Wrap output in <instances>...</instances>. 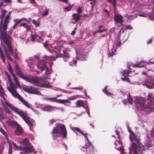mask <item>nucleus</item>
Instances as JSON below:
<instances>
[{"label": "nucleus", "instance_id": "f257e3e1", "mask_svg": "<svg viewBox=\"0 0 154 154\" xmlns=\"http://www.w3.org/2000/svg\"><path fill=\"white\" fill-rule=\"evenodd\" d=\"M5 94L4 89L0 85V96L2 97L5 101L6 105L12 111L19 115L28 125L31 130L35 126V124L34 120L30 118L28 116V113L26 112L22 111L14 106L11 104L9 103V101L5 97Z\"/></svg>", "mask_w": 154, "mask_h": 154}, {"label": "nucleus", "instance_id": "f03ea898", "mask_svg": "<svg viewBox=\"0 0 154 154\" xmlns=\"http://www.w3.org/2000/svg\"><path fill=\"white\" fill-rule=\"evenodd\" d=\"M47 50L50 52L52 53L53 55H51L50 57L46 56L47 60H54L58 57H62L65 62H67L68 59L70 58V54L66 52L65 50H63V54L62 55L60 54V49H55L53 50L50 49V48H47Z\"/></svg>", "mask_w": 154, "mask_h": 154}, {"label": "nucleus", "instance_id": "7ed1b4c3", "mask_svg": "<svg viewBox=\"0 0 154 154\" xmlns=\"http://www.w3.org/2000/svg\"><path fill=\"white\" fill-rule=\"evenodd\" d=\"M148 101L144 98L141 97H136L135 103L137 106L141 108L143 110H144L145 109L149 108L152 103L151 100L152 98L150 94H148Z\"/></svg>", "mask_w": 154, "mask_h": 154}, {"label": "nucleus", "instance_id": "20e7f679", "mask_svg": "<svg viewBox=\"0 0 154 154\" xmlns=\"http://www.w3.org/2000/svg\"><path fill=\"white\" fill-rule=\"evenodd\" d=\"M67 133V131L65 125L63 124H57L56 127L53 128L51 134L54 139L55 138L54 134L56 133H59L62 134L64 138H66Z\"/></svg>", "mask_w": 154, "mask_h": 154}, {"label": "nucleus", "instance_id": "39448f33", "mask_svg": "<svg viewBox=\"0 0 154 154\" xmlns=\"http://www.w3.org/2000/svg\"><path fill=\"white\" fill-rule=\"evenodd\" d=\"M4 43L6 44V48L5 46L4 51L6 57L8 58L11 61H13L12 59L10 57L9 54H11L12 56L14 55V52L12 46L11 45V39L8 40L3 41Z\"/></svg>", "mask_w": 154, "mask_h": 154}, {"label": "nucleus", "instance_id": "423d86ee", "mask_svg": "<svg viewBox=\"0 0 154 154\" xmlns=\"http://www.w3.org/2000/svg\"><path fill=\"white\" fill-rule=\"evenodd\" d=\"M132 146L134 148V154H143L145 150L144 146L140 143V139L139 141H134L131 142Z\"/></svg>", "mask_w": 154, "mask_h": 154}, {"label": "nucleus", "instance_id": "0eeeda50", "mask_svg": "<svg viewBox=\"0 0 154 154\" xmlns=\"http://www.w3.org/2000/svg\"><path fill=\"white\" fill-rule=\"evenodd\" d=\"M20 77L35 86L38 85V83L40 82L41 80L42 79V77H33L29 75L25 76L23 74Z\"/></svg>", "mask_w": 154, "mask_h": 154}, {"label": "nucleus", "instance_id": "6e6552de", "mask_svg": "<svg viewBox=\"0 0 154 154\" xmlns=\"http://www.w3.org/2000/svg\"><path fill=\"white\" fill-rule=\"evenodd\" d=\"M23 90L26 92L29 93L37 94L39 95H41V93L39 91L38 89L32 86H28L23 85Z\"/></svg>", "mask_w": 154, "mask_h": 154}, {"label": "nucleus", "instance_id": "1a4fd4ad", "mask_svg": "<svg viewBox=\"0 0 154 154\" xmlns=\"http://www.w3.org/2000/svg\"><path fill=\"white\" fill-rule=\"evenodd\" d=\"M3 18H2L0 23V32L1 37L3 41L11 39V37L9 35H7L6 30L4 31L3 29L2 22Z\"/></svg>", "mask_w": 154, "mask_h": 154}, {"label": "nucleus", "instance_id": "9d476101", "mask_svg": "<svg viewBox=\"0 0 154 154\" xmlns=\"http://www.w3.org/2000/svg\"><path fill=\"white\" fill-rule=\"evenodd\" d=\"M10 85L11 88L7 87L8 90L11 93L13 96L17 98L18 96L20 95L16 90L17 87L12 82L10 83Z\"/></svg>", "mask_w": 154, "mask_h": 154}, {"label": "nucleus", "instance_id": "9b49d317", "mask_svg": "<svg viewBox=\"0 0 154 154\" xmlns=\"http://www.w3.org/2000/svg\"><path fill=\"white\" fill-rule=\"evenodd\" d=\"M128 131L130 133L129 138L131 142L134 141H139V139L140 137V134L139 133L135 134L130 129L128 128Z\"/></svg>", "mask_w": 154, "mask_h": 154}, {"label": "nucleus", "instance_id": "f8f14e48", "mask_svg": "<svg viewBox=\"0 0 154 154\" xmlns=\"http://www.w3.org/2000/svg\"><path fill=\"white\" fill-rule=\"evenodd\" d=\"M10 17L9 14H8L5 18L4 23L3 24V29L4 31L6 30L8 23H9Z\"/></svg>", "mask_w": 154, "mask_h": 154}, {"label": "nucleus", "instance_id": "ddd939ff", "mask_svg": "<svg viewBox=\"0 0 154 154\" xmlns=\"http://www.w3.org/2000/svg\"><path fill=\"white\" fill-rule=\"evenodd\" d=\"M57 108V107H54L50 105H48L41 107V109L44 111L51 112L54 111L55 109Z\"/></svg>", "mask_w": 154, "mask_h": 154}, {"label": "nucleus", "instance_id": "4468645a", "mask_svg": "<svg viewBox=\"0 0 154 154\" xmlns=\"http://www.w3.org/2000/svg\"><path fill=\"white\" fill-rule=\"evenodd\" d=\"M114 20L117 23H122V22H124L123 20V17L121 15H119L117 14H115L114 17Z\"/></svg>", "mask_w": 154, "mask_h": 154}, {"label": "nucleus", "instance_id": "2eb2a0df", "mask_svg": "<svg viewBox=\"0 0 154 154\" xmlns=\"http://www.w3.org/2000/svg\"><path fill=\"white\" fill-rule=\"evenodd\" d=\"M37 66L41 71L45 70L47 67L44 61H40L38 62Z\"/></svg>", "mask_w": 154, "mask_h": 154}, {"label": "nucleus", "instance_id": "dca6fc26", "mask_svg": "<svg viewBox=\"0 0 154 154\" xmlns=\"http://www.w3.org/2000/svg\"><path fill=\"white\" fill-rule=\"evenodd\" d=\"M24 151L26 154H28L33 152L34 150L32 145H31L29 146L24 147Z\"/></svg>", "mask_w": 154, "mask_h": 154}, {"label": "nucleus", "instance_id": "f3484780", "mask_svg": "<svg viewBox=\"0 0 154 154\" xmlns=\"http://www.w3.org/2000/svg\"><path fill=\"white\" fill-rule=\"evenodd\" d=\"M39 82H40L38 83V86H39L41 87L49 88H51L52 86L49 82L47 81H44L42 83L41 85L39 84Z\"/></svg>", "mask_w": 154, "mask_h": 154}, {"label": "nucleus", "instance_id": "a211bd4d", "mask_svg": "<svg viewBox=\"0 0 154 154\" xmlns=\"http://www.w3.org/2000/svg\"><path fill=\"white\" fill-rule=\"evenodd\" d=\"M18 99L23 104L28 108H30V106L29 104V103L26 100L23 99L22 97L20 95L17 97Z\"/></svg>", "mask_w": 154, "mask_h": 154}, {"label": "nucleus", "instance_id": "6ab92c4d", "mask_svg": "<svg viewBox=\"0 0 154 154\" xmlns=\"http://www.w3.org/2000/svg\"><path fill=\"white\" fill-rule=\"evenodd\" d=\"M15 134L17 135H21L23 133V129L21 126L19 125L17 126L16 129L14 131Z\"/></svg>", "mask_w": 154, "mask_h": 154}, {"label": "nucleus", "instance_id": "aec40b11", "mask_svg": "<svg viewBox=\"0 0 154 154\" xmlns=\"http://www.w3.org/2000/svg\"><path fill=\"white\" fill-rule=\"evenodd\" d=\"M15 71L17 75L19 77L23 74L22 71L17 64H16L15 66Z\"/></svg>", "mask_w": 154, "mask_h": 154}, {"label": "nucleus", "instance_id": "412c9836", "mask_svg": "<svg viewBox=\"0 0 154 154\" xmlns=\"http://www.w3.org/2000/svg\"><path fill=\"white\" fill-rule=\"evenodd\" d=\"M20 143L24 147L29 146L31 145L28 140L26 138L24 139L22 141L20 142Z\"/></svg>", "mask_w": 154, "mask_h": 154}, {"label": "nucleus", "instance_id": "4be33fe9", "mask_svg": "<svg viewBox=\"0 0 154 154\" xmlns=\"http://www.w3.org/2000/svg\"><path fill=\"white\" fill-rule=\"evenodd\" d=\"M72 16L73 17L72 20H75V22L79 21L81 17V15L77 13L73 14Z\"/></svg>", "mask_w": 154, "mask_h": 154}, {"label": "nucleus", "instance_id": "5701e85b", "mask_svg": "<svg viewBox=\"0 0 154 154\" xmlns=\"http://www.w3.org/2000/svg\"><path fill=\"white\" fill-rule=\"evenodd\" d=\"M8 125L12 127H14L16 126L17 127L19 125L17 122L12 120L8 121Z\"/></svg>", "mask_w": 154, "mask_h": 154}, {"label": "nucleus", "instance_id": "b1692460", "mask_svg": "<svg viewBox=\"0 0 154 154\" xmlns=\"http://www.w3.org/2000/svg\"><path fill=\"white\" fill-rule=\"evenodd\" d=\"M45 99L48 101L52 102H56L58 103L59 102V99H57L55 97H46Z\"/></svg>", "mask_w": 154, "mask_h": 154}, {"label": "nucleus", "instance_id": "393cba45", "mask_svg": "<svg viewBox=\"0 0 154 154\" xmlns=\"http://www.w3.org/2000/svg\"><path fill=\"white\" fill-rule=\"evenodd\" d=\"M74 129L83 135L84 137L86 138L88 142L89 141V140H88V137L86 135V134L84 133V132L82 131H81L79 128L77 127H75L74 128Z\"/></svg>", "mask_w": 154, "mask_h": 154}, {"label": "nucleus", "instance_id": "a878e982", "mask_svg": "<svg viewBox=\"0 0 154 154\" xmlns=\"http://www.w3.org/2000/svg\"><path fill=\"white\" fill-rule=\"evenodd\" d=\"M144 85L146 86L147 88L149 89H152L154 87V85L152 84L151 82L148 81L145 82Z\"/></svg>", "mask_w": 154, "mask_h": 154}, {"label": "nucleus", "instance_id": "bb28decb", "mask_svg": "<svg viewBox=\"0 0 154 154\" xmlns=\"http://www.w3.org/2000/svg\"><path fill=\"white\" fill-rule=\"evenodd\" d=\"M76 107H80L82 106H83L84 103L82 100H79L77 101L75 103Z\"/></svg>", "mask_w": 154, "mask_h": 154}, {"label": "nucleus", "instance_id": "cd10ccee", "mask_svg": "<svg viewBox=\"0 0 154 154\" xmlns=\"http://www.w3.org/2000/svg\"><path fill=\"white\" fill-rule=\"evenodd\" d=\"M2 106L3 107L4 109L5 110V112L9 114H11V110L8 108V107L5 106L4 104H3V105H2Z\"/></svg>", "mask_w": 154, "mask_h": 154}, {"label": "nucleus", "instance_id": "c85d7f7f", "mask_svg": "<svg viewBox=\"0 0 154 154\" xmlns=\"http://www.w3.org/2000/svg\"><path fill=\"white\" fill-rule=\"evenodd\" d=\"M12 75L14 77V80L16 84L18 86L20 87V83L19 82L17 77L14 74H13Z\"/></svg>", "mask_w": 154, "mask_h": 154}, {"label": "nucleus", "instance_id": "c756f323", "mask_svg": "<svg viewBox=\"0 0 154 154\" xmlns=\"http://www.w3.org/2000/svg\"><path fill=\"white\" fill-rule=\"evenodd\" d=\"M13 146L16 147L17 149L19 150H24V147L18 146L15 143H13Z\"/></svg>", "mask_w": 154, "mask_h": 154}, {"label": "nucleus", "instance_id": "7c9ffc66", "mask_svg": "<svg viewBox=\"0 0 154 154\" xmlns=\"http://www.w3.org/2000/svg\"><path fill=\"white\" fill-rule=\"evenodd\" d=\"M107 87L106 86L105 87L103 90V92L106 95H111L112 94L111 93L109 92L107 90Z\"/></svg>", "mask_w": 154, "mask_h": 154}, {"label": "nucleus", "instance_id": "2f4dec72", "mask_svg": "<svg viewBox=\"0 0 154 154\" xmlns=\"http://www.w3.org/2000/svg\"><path fill=\"white\" fill-rule=\"evenodd\" d=\"M93 146L90 143L87 144L85 147V148L88 149V148H90V150L92 151L93 150Z\"/></svg>", "mask_w": 154, "mask_h": 154}, {"label": "nucleus", "instance_id": "473e14b6", "mask_svg": "<svg viewBox=\"0 0 154 154\" xmlns=\"http://www.w3.org/2000/svg\"><path fill=\"white\" fill-rule=\"evenodd\" d=\"M32 23L35 25V27H38L40 25V23L38 22L37 20H32Z\"/></svg>", "mask_w": 154, "mask_h": 154}, {"label": "nucleus", "instance_id": "72a5a7b5", "mask_svg": "<svg viewBox=\"0 0 154 154\" xmlns=\"http://www.w3.org/2000/svg\"><path fill=\"white\" fill-rule=\"evenodd\" d=\"M122 80L123 81H126L128 82H130L129 78L127 76H125L124 77L122 78H121Z\"/></svg>", "mask_w": 154, "mask_h": 154}, {"label": "nucleus", "instance_id": "f704fd0d", "mask_svg": "<svg viewBox=\"0 0 154 154\" xmlns=\"http://www.w3.org/2000/svg\"><path fill=\"white\" fill-rule=\"evenodd\" d=\"M140 63H138L137 64H134L133 65V67L134 68H140L143 67V65H140Z\"/></svg>", "mask_w": 154, "mask_h": 154}, {"label": "nucleus", "instance_id": "c9c22d12", "mask_svg": "<svg viewBox=\"0 0 154 154\" xmlns=\"http://www.w3.org/2000/svg\"><path fill=\"white\" fill-rule=\"evenodd\" d=\"M59 102L58 103H69V101L68 100H61L59 99Z\"/></svg>", "mask_w": 154, "mask_h": 154}, {"label": "nucleus", "instance_id": "e433bc0d", "mask_svg": "<svg viewBox=\"0 0 154 154\" xmlns=\"http://www.w3.org/2000/svg\"><path fill=\"white\" fill-rule=\"evenodd\" d=\"M45 69H46V71L45 73L46 75H48V74L51 73L52 71L51 69H48V67H47Z\"/></svg>", "mask_w": 154, "mask_h": 154}, {"label": "nucleus", "instance_id": "4c0bfd02", "mask_svg": "<svg viewBox=\"0 0 154 154\" xmlns=\"http://www.w3.org/2000/svg\"><path fill=\"white\" fill-rule=\"evenodd\" d=\"M129 97L128 99V102L130 104H132V99L131 97V96L130 94H129Z\"/></svg>", "mask_w": 154, "mask_h": 154}, {"label": "nucleus", "instance_id": "58836bf2", "mask_svg": "<svg viewBox=\"0 0 154 154\" xmlns=\"http://www.w3.org/2000/svg\"><path fill=\"white\" fill-rule=\"evenodd\" d=\"M38 37V38H40V37L38 36V35H36V34H35L34 35H32L31 37L32 38V40L33 42H34L35 40V38Z\"/></svg>", "mask_w": 154, "mask_h": 154}, {"label": "nucleus", "instance_id": "ea45409f", "mask_svg": "<svg viewBox=\"0 0 154 154\" xmlns=\"http://www.w3.org/2000/svg\"><path fill=\"white\" fill-rule=\"evenodd\" d=\"M0 131L4 135L6 136L7 134L4 130L1 127H0Z\"/></svg>", "mask_w": 154, "mask_h": 154}, {"label": "nucleus", "instance_id": "a19ab883", "mask_svg": "<svg viewBox=\"0 0 154 154\" xmlns=\"http://www.w3.org/2000/svg\"><path fill=\"white\" fill-rule=\"evenodd\" d=\"M14 22H15L17 24H18L19 23H20L22 22L21 20V19H15L14 20Z\"/></svg>", "mask_w": 154, "mask_h": 154}, {"label": "nucleus", "instance_id": "79ce46f5", "mask_svg": "<svg viewBox=\"0 0 154 154\" xmlns=\"http://www.w3.org/2000/svg\"><path fill=\"white\" fill-rule=\"evenodd\" d=\"M8 64L9 65V67L8 68V70L9 71L11 72V74L12 75L13 74H14V73H13V70L12 69L11 66V65H10V63L9 62L8 63Z\"/></svg>", "mask_w": 154, "mask_h": 154}, {"label": "nucleus", "instance_id": "37998d69", "mask_svg": "<svg viewBox=\"0 0 154 154\" xmlns=\"http://www.w3.org/2000/svg\"><path fill=\"white\" fill-rule=\"evenodd\" d=\"M107 29H100L99 30H97L96 32L102 33L103 32L106 31L107 30Z\"/></svg>", "mask_w": 154, "mask_h": 154}, {"label": "nucleus", "instance_id": "c03bdc74", "mask_svg": "<svg viewBox=\"0 0 154 154\" xmlns=\"http://www.w3.org/2000/svg\"><path fill=\"white\" fill-rule=\"evenodd\" d=\"M17 24L16 23H15L14 25L11 28L10 30L9 31V32L11 33L12 30V29H15L17 27Z\"/></svg>", "mask_w": 154, "mask_h": 154}, {"label": "nucleus", "instance_id": "a18cd8bd", "mask_svg": "<svg viewBox=\"0 0 154 154\" xmlns=\"http://www.w3.org/2000/svg\"><path fill=\"white\" fill-rule=\"evenodd\" d=\"M96 3V2L95 0H94L92 1H91V2H90V4L91 5V7L92 8L94 7Z\"/></svg>", "mask_w": 154, "mask_h": 154}, {"label": "nucleus", "instance_id": "49530a36", "mask_svg": "<svg viewBox=\"0 0 154 154\" xmlns=\"http://www.w3.org/2000/svg\"><path fill=\"white\" fill-rule=\"evenodd\" d=\"M82 7H79L77 9V11L78 14L81 13L82 12Z\"/></svg>", "mask_w": 154, "mask_h": 154}, {"label": "nucleus", "instance_id": "de8ad7c7", "mask_svg": "<svg viewBox=\"0 0 154 154\" xmlns=\"http://www.w3.org/2000/svg\"><path fill=\"white\" fill-rule=\"evenodd\" d=\"M2 1L4 2V3H5L7 4H10L11 3L12 0H2Z\"/></svg>", "mask_w": 154, "mask_h": 154}, {"label": "nucleus", "instance_id": "09e8293b", "mask_svg": "<svg viewBox=\"0 0 154 154\" xmlns=\"http://www.w3.org/2000/svg\"><path fill=\"white\" fill-rule=\"evenodd\" d=\"M12 148L11 145L10 144L9 145V148L8 151V154H12Z\"/></svg>", "mask_w": 154, "mask_h": 154}, {"label": "nucleus", "instance_id": "8fccbe9b", "mask_svg": "<svg viewBox=\"0 0 154 154\" xmlns=\"http://www.w3.org/2000/svg\"><path fill=\"white\" fill-rule=\"evenodd\" d=\"M48 14V10L46 9L45 10V11L44 12V13H43L42 14V15L43 16H46Z\"/></svg>", "mask_w": 154, "mask_h": 154}, {"label": "nucleus", "instance_id": "3c124183", "mask_svg": "<svg viewBox=\"0 0 154 154\" xmlns=\"http://www.w3.org/2000/svg\"><path fill=\"white\" fill-rule=\"evenodd\" d=\"M125 28L126 29H133V27L130 25H129L125 26Z\"/></svg>", "mask_w": 154, "mask_h": 154}, {"label": "nucleus", "instance_id": "603ef678", "mask_svg": "<svg viewBox=\"0 0 154 154\" xmlns=\"http://www.w3.org/2000/svg\"><path fill=\"white\" fill-rule=\"evenodd\" d=\"M77 63V61L76 60H73L72 62H71L69 63L70 66H73V64L75 65Z\"/></svg>", "mask_w": 154, "mask_h": 154}, {"label": "nucleus", "instance_id": "864d4df0", "mask_svg": "<svg viewBox=\"0 0 154 154\" xmlns=\"http://www.w3.org/2000/svg\"><path fill=\"white\" fill-rule=\"evenodd\" d=\"M112 5L114 9H115L116 8V0H113Z\"/></svg>", "mask_w": 154, "mask_h": 154}, {"label": "nucleus", "instance_id": "5fc2aeb1", "mask_svg": "<svg viewBox=\"0 0 154 154\" xmlns=\"http://www.w3.org/2000/svg\"><path fill=\"white\" fill-rule=\"evenodd\" d=\"M26 23H21L19 25V26L20 27H21L22 26H23V27H25L26 25Z\"/></svg>", "mask_w": 154, "mask_h": 154}, {"label": "nucleus", "instance_id": "6e6d98bb", "mask_svg": "<svg viewBox=\"0 0 154 154\" xmlns=\"http://www.w3.org/2000/svg\"><path fill=\"white\" fill-rule=\"evenodd\" d=\"M7 12V11H5V10H3L2 11V18H3L5 14Z\"/></svg>", "mask_w": 154, "mask_h": 154}, {"label": "nucleus", "instance_id": "4d7b16f0", "mask_svg": "<svg viewBox=\"0 0 154 154\" xmlns=\"http://www.w3.org/2000/svg\"><path fill=\"white\" fill-rule=\"evenodd\" d=\"M56 122L55 120L53 119H52L49 121V122L50 124H52L54 123L55 122Z\"/></svg>", "mask_w": 154, "mask_h": 154}, {"label": "nucleus", "instance_id": "13d9d810", "mask_svg": "<svg viewBox=\"0 0 154 154\" xmlns=\"http://www.w3.org/2000/svg\"><path fill=\"white\" fill-rule=\"evenodd\" d=\"M26 28V30H28L31 29L30 26L26 24L25 27Z\"/></svg>", "mask_w": 154, "mask_h": 154}, {"label": "nucleus", "instance_id": "bf43d9fd", "mask_svg": "<svg viewBox=\"0 0 154 154\" xmlns=\"http://www.w3.org/2000/svg\"><path fill=\"white\" fill-rule=\"evenodd\" d=\"M71 89L74 90H81L82 89V88L80 87H74L71 88Z\"/></svg>", "mask_w": 154, "mask_h": 154}, {"label": "nucleus", "instance_id": "052dcab7", "mask_svg": "<svg viewBox=\"0 0 154 154\" xmlns=\"http://www.w3.org/2000/svg\"><path fill=\"white\" fill-rule=\"evenodd\" d=\"M121 73L122 74V76H125V74H126V71L125 70H123L121 72Z\"/></svg>", "mask_w": 154, "mask_h": 154}, {"label": "nucleus", "instance_id": "680f3d73", "mask_svg": "<svg viewBox=\"0 0 154 154\" xmlns=\"http://www.w3.org/2000/svg\"><path fill=\"white\" fill-rule=\"evenodd\" d=\"M64 9L66 10L67 11H69L71 10V8L69 7H65L64 8Z\"/></svg>", "mask_w": 154, "mask_h": 154}, {"label": "nucleus", "instance_id": "e2e57ef3", "mask_svg": "<svg viewBox=\"0 0 154 154\" xmlns=\"http://www.w3.org/2000/svg\"><path fill=\"white\" fill-rule=\"evenodd\" d=\"M125 71H126V74L127 76H129V74L131 72V71L126 70Z\"/></svg>", "mask_w": 154, "mask_h": 154}, {"label": "nucleus", "instance_id": "0e129e2a", "mask_svg": "<svg viewBox=\"0 0 154 154\" xmlns=\"http://www.w3.org/2000/svg\"><path fill=\"white\" fill-rule=\"evenodd\" d=\"M85 109H86V110L87 112L88 115L89 116L90 112H89V108L88 107H86L85 108Z\"/></svg>", "mask_w": 154, "mask_h": 154}, {"label": "nucleus", "instance_id": "69168bd1", "mask_svg": "<svg viewBox=\"0 0 154 154\" xmlns=\"http://www.w3.org/2000/svg\"><path fill=\"white\" fill-rule=\"evenodd\" d=\"M104 12H106V13L107 14V15H109V11H108V10L106 9H104Z\"/></svg>", "mask_w": 154, "mask_h": 154}, {"label": "nucleus", "instance_id": "338daca9", "mask_svg": "<svg viewBox=\"0 0 154 154\" xmlns=\"http://www.w3.org/2000/svg\"><path fill=\"white\" fill-rule=\"evenodd\" d=\"M75 31L74 30H73L72 32L71 33V35H73L75 34Z\"/></svg>", "mask_w": 154, "mask_h": 154}, {"label": "nucleus", "instance_id": "774afa93", "mask_svg": "<svg viewBox=\"0 0 154 154\" xmlns=\"http://www.w3.org/2000/svg\"><path fill=\"white\" fill-rule=\"evenodd\" d=\"M152 41V39H151L149 40L147 42V44H149V43H150Z\"/></svg>", "mask_w": 154, "mask_h": 154}]
</instances>
